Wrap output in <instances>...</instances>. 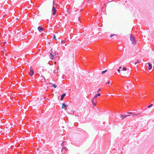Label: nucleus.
<instances>
[{
    "instance_id": "10",
    "label": "nucleus",
    "mask_w": 154,
    "mask_h": 154,
    "mask_svg": "<svg viewBox=\"0 0 154 154\" xmlns=\"http://www.w3.org/2000/svg\"><path fill=\"white\" fill-rule=\"evenodd\" d=\"M68 106V105L65 104V103H62V109H63L64 107H67Z\"/></svg>"
},
{
    "instance_id": "19",
    "label": "nucleus",
    "mask_w": 154,
    "mask_h": 154,
    "mask_svg": "<svg viewBox=\"0 0 154 154\" xmlns=\"http://www.w3.org/2000/svg\"><path fill=\"white\" fill-rule=\"evenodd\" d=\"M153 106V105L152 104H151V105H150L149 106H147V107L148 108H150L152 106Z\"/></svg>"
},
{
    "instance_id": "23",
    "label": "nucleus",
    "mask_w": 154,
    "mask_h": 154,
    "mask_svg": "<svg viewBox=\"0 0 154 154\" xmlns=\"http://www.w3.org/2000/svg\"><path fill=\"white\" fill-rule=\"evenodd\" d=\"M117 71L119 73L120 72V70L119 69H118L117 70Z\"/></svg>"
},
{
    "instance_id": "25",
    "label": "nucleus",
    "mask_w": 154,
    "mask_h": 154,
    "mask_svg": "<svg viewBox=\"0 0 154 154\" xmlns=\"http://www.w3.org/2000/svg\"><path fill=\"white\" fill-rule=\"evenodd\" d=\"M116 35L115 34H113V35H112V34H111L110 35V36L111 37H112L114 35Z\"/></svg>"
},
{
    "instance_id": "2",
    "label": "nucleus",
    "mask_w": 154,
    "mask_h": 154,
    "mask_svg": "<svg viewBox=\"0 0 154 154\" xmlns=\"http://www.w3.org/2000/svg\"><path fill=\"white\" fill-rule=\"evenodd\" d=\"M57 57L56 53L54 51H51L50 54V57L51 59H53V57Z\"/></svg>"
},
{
    "instance_id": "13",
    "label": "nucleus",
    "mask_w": 154,
    "mask_h": 154,
    "mask_svg": "<svg viewBox=\"0 0 154 154\" xmlns=\"http://www.w3.org/2000/svg\"><path fill=\"white\" fill-rule=\"evenodd\" d=\"M107 71V70H106L102 71V74H103L105 73Z\"/></svg>"
},
{
    "instance_id": "12",
    "label": "nucleus",
    "mask_w": 154,
    "mask_h": 154,
    "mask_svg": "<svg viewBox=\"0 0 154 154\" xmlns=\"http://www.w3.org/2000/svg\"><path fill=\"white\" fill-rule=\"evenodd\" d=\"M94 99L93 98L92 99V103H94L95 102H96V100H95V101H94Z\"/></svg>"
},
{
    "instance_id": "21",
    "label": "nucleus",
    "mask_w": 154,
    "mask_h": 154,
    "mask_svg": "<svg viewBox=\"0 0 154 154\" xmlns=\"http://www.w3.org/2000/svg\"><path fill=\"white\" fill-rule=\"evenodd\" d=\"M111 82H107L106 83V84L107 85V84H109Z\"/></svg>"
},
{
    "instance_id": "1",
    "label": "nucleus",
    "mask_w": 154,
    "mask_h": 154,
    "mask_svg": "<svg viewBox=\"0 0 154 154\" xmlns=\"http://www.w3.org/2000/svg\"><path fill=\"white\" fill-rule=\"evenodd\" d=\"M130 39L132 42V44L133 45H136L137 44V42L135 39L134 37L132 35H130Z\"/></svg>"
},
{
    "instance_id": "30",
    "label": "nucleus",
    "mask_w": 154,
    "mask_h": 154,
    "mask_svg": "<svg viewBox=\"0 0 154 154\" xmlns=\"http://www.w3.org/2000/svg\"><path fill=\"white\" fill-rule=\"evenodd\" d=\"M121 68V67H119V68Z\"/></svg>"
},
{
    "instance_id": "26",
    "label": "nucleus",
    "mask_w": 154,
    "mask_h": 154,
    "mask_svg": "<svg viewBox=\"0 0 154 154\" xmlns=\"http://www.w3.org/2000/svg\"><path fill=\"white\" fill-rule=\"evenodd\" d=\"M97 95V96H99L100 95V93H99Z\"/></svg>"
},
{
    "instance_id": "27",
    "label": "nucleus",
    "mask_w": 154,
    "mask_h": 154,
    "mask_svg": "<svg viewBox=\"0 0 154 154\" xmlns=\"http://www.w3.org/2000/svg\"><path fill=\"white\" fill-rule=\"evenodd\" d=\"M137 63V62H136L134 63L135 65H136Z\"/></svg>"
},
{
    "instance_id": "22",
    "label": "nucleus",
    "mask_w": 154,
    "mask_h": 154,
    "mask_svg": "<svg viewBox=\"0 0 154 154\" xmlns=\"http://www.w3.org/2000/svg\"><path fill=\"white\" fill-rule=\"evenodd\" d=\"M128 114H132V116H133V114H134V113H132V112H128Z\"/></svg>"
},
{
    "instance_id": "17",
    "label": "nucleus",
    "mask_w": 154,
    "mask_h": 154,
    "mask_svg": "<svg viewBox=\"0 0 154 154\" xmlns=\"http://www.w3.org/2000/svg\"><path fill=\"white\" fill-rule=\"evenodd\" d=\"M97 95H95V96H94V97H93V99L96 100L97 97Z\"/></svg>"
},
{
    "instance_id": "5",
    "label": "nucleus",
    "mask_w": 154,
    "mask_h": 154,
    "mask_svg": "<svg viewBox=\"0 0 154 154\" xmlns=\"http://www.w3.org/2000/svg\"><path fill=\"white\" fill-rule=\"evenodd\" d=\"M38 29L39 32H41L42 31H43L44 30V28L41 26H39L38 27Z\"/></svg>"
},
{
    "instance_id": "7",
    "label": "nucleus",
    "mask_w": 154,
    "mask_h": 154,
    "mask_svg": "<svg viewBox=\"0 0 154 154\" xmlns=\"http://www.w3.org/2000/svg\"><path fill=\"white\" fill-rule=\"evenodd\" d=\"M30 71L29 73V75L30 76H32L34 74V71L33 70L30 69Z\"/></svg>"
},
{
    "instance_id": "4",
    "label": "nucleus",
    "mask_w": 154,
    "mask_h": 154,
    "mask_svg": "<svg viewBox=\"0 0 154 154\" xmlns=\"http://www.w3.org/2000/svg\"><path fill=\"white\" fill-rule=\"evenodd\" d=\"M68 150L66 148V146H64V147H62V149L61 150V152L62 154H63L65 153L66 151Z\"/></svg>"
},
{
    "instance_id": "31",
    "label": "nucleus",
    "mask_w": 154,
    "mask_h": 154,
    "mask_svg": "<svg viewBox=\"0 0 154 154\" xmlns=\"http://www.w3.org/2000/svg\"><path fill=\"white\" fill-rule=\"evenodd\" d=\"M42 78H43L44 79V77L42 76Z\"/></svg>"
},
{
    "instance_id": "32",
    "label": "nucleus",
    "mask_w": 154,
    "mask_h": 154,
    "mask_svg": "<svg viewBox=\"0 0 154 154\" xmlns=\"http://www.w3.org/2000/svg\"><path fill=\"white\" fill-rule=\"evenodd\" d=\"M88 1H90V0H87Z\"/></svg>"
},
{
    "instance_id": "20",
    "label": "nucleus",
    "mask_w": 154,
    "mask_h": 154,
    "mask_svg": "<svg viewBox=\"0 0 154 154\" xmlns=\"http://www.w3.org/2000/svg\"><path fill=\"white\" fill-rule=\"evenodd\" d=\"M93 105H94V106H96V103L95 102L94 103H93Z\"/></svg>"
},
{
    "instance_id": "29",
    "label": "nucleus",
    "mask_w": 154,
    "mask_h": 154,
    "mask_svg": "<svg viewBox=\"0 0 154 154\" xmlns=\"http://www.w3.org/2000/svg\"><path fill=\"white\" fill-rule=\"evenodd\" d=\"M100 89H99L98 90V91L97 92H99L100 91Z\"/></svg>"
},
{
    "instance_id": "6",
    "label": "nucleus",
    "mask_w": 154,
    "mask_h": 154,
    "mask_svg": "<svg viewBox=\"0 0 154 154\" xmlns=\"http://www.w3.org/2000/svg\"><path fill=\"white\" fill-rule=\"evenodd\" d=\"M129 115H123L122 114H121L120 116V118H121L122 119H124L127 117V116H129Z\"/></svg>"
},
{
    "instance_id": "3",
    "label": "nucleus",
    "mask_w": 154,
    "mask_h": 154,
    "mask_svg": "<svg viewBox=\"0 0 154 154\" xmlns=\"http://www.w3.org/2000/svg\"><path fill=\"white\" fill-rule=\"evenodd\" d=\"M52 14L53 15H55L56 14V9L55 7L54 6V4H53V6L52 9Z\"/></svg>"
},
{
    "instance_id": "28",
    "label": "nucleus",
    "mask_w": 154,
    "mask_h": 154,
    "mask_svg": "<svg viewBox=\"0 0 154 154\" xmlns=\"http://www.w3.org/2000/svg\"><path fill=\"white\" fill-rule=\"evenodd\" d=\"M137 63H139L140 62V60H138L137 61Z\"/></svg>"
},
{
    "instance_id": "18",
    "label": "nucleus",
    "mask_w": 154,
    "mask_h": 154,
    "mask_svg": "<svg viewBox=\"0 0 154 154\" xmlns=\"http://www.w3.org/2000/svg\"><path fill=\"white\" fill-rule=\"evenodd\" d=\"M122 70L125 71L127 70V68L126 67H123Z\"/></svg>"
},
{
    "instance_id": "14",
    "label": "nucleus",
    "mask_w": 154,
    "mask_h": 154,
    "mask_svg": "<svg viewBox=\"0 0 154 154\" xmlns=\"http://www.w3.org/2000/svg\"><path fill=\"white\" fill-rule=\"evenodd\" d=\"M140 115V114L138 113H134L133 116H139Z\"/></svg>"
},
{
    "instance_id": "8",
    "label": "nucleus",
    "mask_w": 154,
    "mask_h": 154,
    "mask_svg": "<svg viewBox=\"0 0 154 154\" xmlns=\"http://www.w3.org/2000/svg\"><path fill=\"white\" fill-rule=\"evenodd\" d=\"M66 95V94L65 93H64V94H62L61 95V98H60L61 100H63L64 97H65Z\"/></svg>"
},
{
    "instance_id": "24",
    "label": "nucleus",
    "mask_w": 154,
    "mask_h": 154,
    "mask_svg": "<svg viewBox=\"0 0 154 154\" xmlns=\"http://www.w3.org/2000/svg\"><path fill=\"white\" fill-rule=\"evenodd\" d=\"M53 38L56 39V36L55 35H54L53 37Z\"/></svg>"
},
{
    "instance_id": "16",
    "label": "nucleus",
    "mask_w": 154,
    "mask_h": 154,
    "mask_svg": "<svg viewBox=\"0 0 154 154\" xmlns=\"http://www.w3.org/2000/svg\"><path fill=\"white\" fill-rule=\"evenodd\" d=\"M65 41L63 40L61 42V44H63L65 43Z\"/></svg>"
},
{
    "instance_id": "9",
    "label": "nucleus",
    "mask_w": 154,
    "mask_h": 154,
    "mask_svg": "<svg viewBox=\"0 0 154 154\" xmlns=\"http://www.w3.org/2000/svg\"><path fill=\"white\" fill-rule=\"evenodd\" d=\"M148 65H149V67H148V69L149 70H150L152 68V65L150 63H148Z\"/></svg>"
},
{
    "instance_id": "11",
    "label": "nucleus",
    "mask_w": 154,
    "mask_h": 154,
    "mask_svg": "<svg viewBox=\"0 0 154 154\" xmlns=\"http://www.w3.org/2000/svg\"><path fill=\"white\" fill-rule=\"evenodd\" d=\"M65 142V141H63V143H62L61 144V146H62V147H64V143Z\"/></svg>"
},
{
    "instance_id": "15",
    "label": "nucleus",
    "mask_w": 154,
    "mask_h": 154,
    "mask_svg": "<svg viewBox=\"0 0 154 154\" xmlns=\"http://www.w3.org/2000/svg\"><path fill=\"white\" fill-rule=\"evenodd\" d=\"M52 86L53 87L55 88H56L57 87V86L55 84H53L52 85Z\"/></svg>"
}]
</instances>
